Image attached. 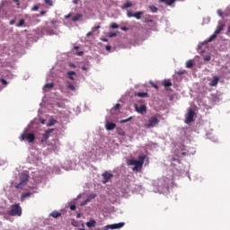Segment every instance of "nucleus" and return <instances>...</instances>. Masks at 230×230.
<instances>
[{"instance_id": "20e7f679", "label": "nucleus", "mask_w": 230, "mask_h": 230, "mask_svg": "<svg viewBox=\"0 0 230 230\" xmlns=\"http://www.w3.org/2000/svg\"><path fill=\"white\" fill-rule=\"evenodd\" d=\"M159 125V119L157 116H152L148 119L147 122L144 124L145 128H154Z\"/></svg>"}, {"instance_id": "864d4df0", "label": "nucleus", "mask_w": 230, "mask_h": 230, "mask_svg": "<svg viewBox=\"0 0 230 230\" xmlns=\"http://www.w3.org/2000/svg\"><path fill=\"white\" fill-rule=\"evenodd\" d=\"M78 1L80 0H73L74 4H77Z\"/></svg>"}, {"instance_id": "4be33fe9", "label": "nucleus", "mask_w": 230, "mask_h": 230, "mask_svg": "<svg viewBox=\"0 0 230 230\" xmlns=\"http://www.w3.org/2000/svg\"><path fill=\"white\" fill-rule=\"evenodd\" d=\"M163 85L164 87H172V81L164 80Z\"/></svg>"}, {"instance_id": "4c0bfd02", "label": "nucleus", "mask_w": 230, "mask_h": 230, "mask_svg": "<svg viewBox=\"0 0 230 230\" xmlns=\"http://www.w3.org/2000/svg\"><path fill=\"white\" fill-rule=\"evenodd\" d=\"M70 209H71V211H75V209H76V205H75V204L71 205Z\"/></svg>"}, {"instance_id": "4d7b16f0", "label": "nucleus", "mask_w": 230, "mask_h": 230, "mask_svg": "<svg viewBox=\"0 0 230 230\" xmlns=\"http://www.w3.org/2000/svg\"><path fill=\"white\" fill-rule=\"evenodd\" d=\"M80 217H82V215H81L80 213H78V214L76 215V218H80Z\"/></svg>"}, {"instance_id": "7c9ffc66", "label": "nucleus", "mask_w": 230, "mask_h": 230, "mask_svg": "<svg viewBox=\"0 0 230 230\" xmlns=\"http://www.w3.org/2000/svg\"><path fill=\"white\" fill-rule=\"evenodd\" d=\"M67 89H70V91H75V84H69L67 85Z\"/></svg>"}, {"instance_id": "3c124183", "label": "nucleus", "mask_w": 230, "mask_h": 230, "mask_svg": "<svg viewBox=\"0 0 230 230\" xmlns=\"http://www.w3.org/2000/svg\"><path fill=\"white\" fill-rule=\"evenodd\" d=\"M91 35H93V32H92V31H90V32H88V33L86 34L87 37H91Z\"/></svg>"}, {"instance_id": "5701e85b", "label": "nucleus", "mask_w": 230, "mask_h": 230, "mask_svg": "<svg viewBox=\"0 0 230 230\" xmlns=\"http://www.w3.org/2000/svg\"><path fill=\"white\" fill-rule=\"evenodd\" d=\"M141 15H143V12H141V11H138L134 13V17L137 20L141 19Z\"/></svg>"}, {"instance_id": "bf43d9fd", "label": "nucleus", "mask_w": 230, "mask_h": 230, "mask_svg": "<svg viewBox=\"0 0 230 230\" xmlns=\"http://www.w3.org/2000/svg\"><path fill=\"white\" fill-rule=\"evenodd\" d=\"M111 37H116V33L111 34Z\"/></svg>"}, {"instance_id": "f3484780", "label": "nucleus", "mask_w": 230, "mask_h": 230, "mask_svg": "<svg viewBox=\"0 0 230 230\" xmlns=\"http://www.w3.org/2000/svg\"><path fill=\"white\" fill-rule=\"evenodd\" d=\"M66 75H67V78H69V80H75V77H73V76L76 75V72L68 71Z\"/></svg>"}, {"instance_id": "37998d69", "label": "nucleus", "mask_w": 230, "mask_h": 230, "mask_svg": "<svg viewBox=\"0 0 230 230\" xmlns=\"http://www.w3.org/2000/svg\"><path fill=\"white\" fill-rule=\"evenodd\" d=\"M32 10H33L34 12H37V10H39V6L34 5L33 8H32Z\"/></svg>"}, {"instance_id": "9b49d317", "label": "nucleus", "mask_w": 230, "mask_h": 230, "mask_svg": "<svg viewBox=\"0 0 230 230\" xmlns=\"http://www.w3.org/2000/svg\"><path fill=\"white\" fill-rule=\"evenodd\" d=\"M125 226V223H118V224H113V225H108L106 227L107 229H121Z\"/></svg>"}, {"instance_id": "13d9d810", "label": "nucleus", "mask_w": 230, "mask_h": 230, "mask_svg": "<svg viewBox=\"0 0 230 230\" xmlns=\"http://www.w3.org/2000/svg\"><path fill=\"white\" fill-rule=\"evenodd\" d=\"M181 155H187L186 152L181 153Z\"/></svg>"}, {"instance_id": "79ce46f5", "label": "nucleus", "mask_w": 230, "mask_h": 230, "mask_svg": "<svg viewBox=\"0 0 230 230\" xmlns=\"http://www.w3.org/2000/svg\"><path fill=\"white\" fill-rule=\"evenodd\" d=\"M96 30H100V26H95L92 29L93 31H96Z\"/></svg>"}, {"instance_id": "de8ad7c7", "label": "nucleus", "mask_w": 230, "mask_h": 230, "mask_svg": "<svg viewBox=\"0 0 230 230\" xmlns=\"http://www.w3.org/2000/svg\"><path fill=\"white\" fill-rule=\"evenodd\" d=\"M82 69L83 71H89V68L87 66H83Z\"/></svg>"}, {"instance_id": "72a5a7b5", "label": "nucleus", "mask_w": 230, "mask_h": 230, "mask_svg": "<svg viewBox=\"0 0 230 230\" xmlns=\"http://www.w3.org/2000/svg\"><path fill=\"white\" fill-rule=\"evenodd\" d=\"M127 15H128V17H134V13H132V12H130V11H128L127 12Z\"/></svg>"}, {"instance_id": "39448f33", "label": "nucleus", "mask_w": 230, "mask_h": 230, "mask_svg": "<svg viewBox=\"0 0 230 230\" xmlns=\"http://www.w3.org/2000/svg\"><path fill=\"white\" fill-rule=\"evenodd\" d=\"M21 141H24L27 139V141H29V143H33L35 141V135H33L32 133H23L22 134L21 137H20Z\"/></svg>"}, {"instance_id": "603ef678", "label": "nucleus", "mask_w": 230, "mask_h": 230, "mask_svg": "<svg viewBox=\"0 0 230 230\" xmlns=\"http://www.w3.org/2000/svg\"><path fill=\"white\" fill-rule=\"evenodd\" d=\"M106 50L111 51V46H106Z\"/></svg>"}, {"instance_id": "aec40b11", "label": "nucleus", "mask_w": 230, "mask_h": 230, "mask_svg": "<svg viewBox=\"0 0 230 230\" xmlns=\"http://www.w3.org/2000/svg\"><path fill=\"white\" fill-rule=\"evenodd\" d=\"M87 227H95L96 221L94 219L90 220L86 223Z\"/></svg>"}, {"instance_id": "f257e3e1", "label": "nucleus", "mask_w": 230, "mask_h": 230, "mask_svg": "<svg viewBox=\"0 0 230 230\" xmlns=\"http://www.w3.org/2000/svg\"><path fill=\"white\" fill-rule=\"evenodd\" d=\"M145 164V156H139L138 160H128V164L133 167V172H137L139 168H143V164Z\"/></svg>"}, {"instance_id": "cd10ccee", "label": "nucleus", "mask_w": 230, "mask_h": 230, "mask_svg": "<svg viewBox=\"0 0 230 230\" xmlns=\"http://www.w3.org/2000/svg\"><path fill=\"white\" fill-rule=\"evenodd\" d=\"M186 67H188L189 69L193 67V60H188L186 63Z\"/></svg>"}, {"instance_id": "4468645a", "label": "nucleus", "mask_w": 230, "mask_h": 230, "mask_svg": "<svg viewBox=\"0 0 230 230\" xmlns=\"http://www.w3.org/2000/svg\"><path fill=\"white\" fill-rule=\"evenodd\" d=\"M16 26L17 28H26V21L24 19L20 20Z\"/></svg>"}, {"instance_id": "423d86ee", "label": "nucleus", "mask_w": 230, "mask_h": 230, "mask_svg": "<svg viewBox=\"0 0 230 230\" xmlns=\"http://www.w3.org/2000/svg\"><path fill=\"white\" fill-rule=\"evenodd\" d=\"M195 117V111L193 110H190L185 117V123L188 125L190 123H193Z\"/></svg>"}, {"instance_id": "f704fd0d", "label": "nucleus", "mask_w": 230, "mask_h": 230, "mask_svg": "<svg viewBox=\"0 0 230 230\" xmlns=\"http://www.w3.org/2000/svg\"><path fill=\"white\" fill-rule=\"evenodd\" d=\"M217 14L219 15V17H224V13L220 9L217 10Z\"/></svg>"}, {"instance_id": "a878e982", "label": "nucleus", "mask_w": 230, "mask_h": 230, "mask_svg": "<svg viewBox=\"0 0 230 230\" xmlns=\"http://www.w3.org/2000/svg\"><path fill=\"white\" fill-rule=\"evenodd\" d=\"M132 6V3L131 2H127L126 4H124L122 5V10H125L126 8H130Z\"/></svg>"}, {"instance_id": "6e6552de", "label": "nucleus", "mask_w": 230, "mask_h": 230, "mask_svg": "<svg viewBox=\"0 0 230 230\" xmlns=\"http://www.w3.org/2000/svg\"><path fill=\"white\" fill-rule=\"evenodd\" d=\"M51 132H53V129L46 130L42 135L40 143L42 144L47 143L48 139H49V134H51Z\"/></svg>"}, {"instance_id": "09e8293b", "label": "nucleus", "mask_w": 230, "mask_h": 230, "mask_svg": "<svg viewBox=\"0 0 230 230\" xmlns=\"http://www.w3.org/2000/svg\"><path fill=\"white\" fill-rule=\"evenodd\" d=\"M114 109H115V110L119 109V103H117V104L114 106Z\"/></svg>"}, {"instance_id": "052dcab7", "label": "nucleus", "mask_w": 230, "mask_h": 230, "mask_svg": "<svg viewBox=\"0 0 230 230\" xmlns=\"http://www.w3.org/2000/svg\"><path fill=\"white\" fill-rule=\"evenodd\" d=\"M75 49H78V47H75Z\"/></svg>"}, {"instance_id": "c756f323", "label": "nucleus", "mask_w": 230, "mask_h": 230, "mask_svg": "<svg viewBox=\"0 0 230 230\" xmlns=\"http://www.w3.org/2000/svg\"><path fill=\"white\" fill-rule=\"evenodd\" d=\"M111 28L112 30H116L117 28H119V26L118 25V23L113 22V23L111 24Z\"/></svg>"}, {"instance_id": "1a4fd4ad", "label": "nucleus", "mask_w": 230, "mask_h": 230, "mask_svg": "<svg viewBox=\"0 0 230 230\" xmlns=\"http://www.w3.org/2000/svg\"><path fill=\"white\" fill-rule=\"evenodd\" d=\"M222 30H224V24H219L217 30L215 31L214 34L210 37L209 41L213 40V39H217V37L218 36L220 31H222Z\"/></svg>"}, {"instance_id": "5fc2aeb1", "label": "nucleus", "mask_w": 230, "mask_h": 230, "mask_svg": "<svg viewBox=\"0 0 230 230\" xmlns=\"http://www.w3.org/2000/svg\"><path fill=\"white\" fill-rule=\"evenodd\" d=\"M69 17H71V14H67L65 16V19H69Z\"/></svg>"}, {"instance_id": "2f4dec72", "label": "nucleus", "mask_w": 230, "mask_h": 230, "mask_svg": "<svg viewBox=\"0 0 230 230\" xmlns=\"http://www.w3.org/2000/svg\"><path fill=\"white\" fill-rule=\"evenodd\" d=\"M130 119H132V117H129V118H128L126 119H121L120 123H128V121H130Z\"/></svg>"}, {"instance_id": "e433bc0d", "label": "nucleus", "mask_w": 230, "mask_h": 230, "mask_svg": "<svg viewBox=\"0 0 230 230\" xmlns=\"http://www.w3.org/2000/svg\"><path fill=\"white\" fill-rule=\"evenodd\" d=\"M150 84L155 89H159V86H157V84H154L153 82H150Z\"/></svg>"}, {"instance_id": "ddd939ff", "label": "nucleus", "mask_w": 230, "mask_h": 230, "mask_svg": "<svg viewBox=\"0 0 230 230\" xmlns=\"http://www.w3.org/2000/svg\"><path fill=\"white\" fill-rule=\"evenodd\" d=\"M96 199V194H90L87 199L81 203V206H85V204H89L91 200Z\"/></svg>"}, {"instance_id": "2eb2a0df", "label": "nucleus", "mask_w": 230, "mask_h": 230, "mask_svg": "<svg viewBox=\"0 0 230 230\" xmlns=\"http://www.w3.org/2000/svg\"><path fill=\"white\" fill-rule=\"evenodd\" d=\"M116 128V124L112 122L106 123V129L107 130H114Z\"/></svg>"}, {"instance_id": "a19ab883", "label": "nucleus", "mask_w": 230, "mask_h": 230, "mask_svg": "<svg viewBox=\"0 0 230 230\" xmlns=\"http://www.w3.org/2000/svg\"><path fill=\"white\" fill-rule=\"evenodd\" d=\"M120 30H122V31H128V28L127 27H120Z\"/></svg>"}, {"instance_id": "f03ea898", "label": "nucleus", "mask_w": 230, "mask_h": 230, "mask_svg": "<svg viewBox=\"0 0 230 230\" xmlns=\"http://www.w3.org/2000/svg\"><path fill=\"white\" fill-rule=\"evenodd\" d=\"M28 181H30V172L24 171L20 174V182L15 186L17 190H22L26 186Z\"/></svg>"}, {"instance_id": "393cba45", "label": "nucleus", "mask_w": 230, "mask_h": 230, "mask_svg": "<svg viewBox=\"0 0 230 230\" xmlns=\"http://www.w3.org/2000/svg\"><path fill=\"white\" fill-rule=\"evenodd\" d=\"M81 18H82L81 14H75V16H73L72 21L74 22H76V21H80Z\"/></svg>"}, {"instance_id": "58836bf2", "label": "nucleus", "mask_w": 230, "mask_h": 230, "mask_svg": "<svg viewBox=\"0 0 230 230\" xmlns=\"http://www.w3.org/2000/svg\"><path fill=\"white\" fill-rule=\"evenodd\" d=\"M72 226H74V227H76V226H78V222H76V220H72Z\"/></svg>"}, {"instance_id": "e2e57ef3", "label": "nucleus", "mask_w": 230, "mask_h": 230, "mask_svg": "<svg viewBox=\"0 0 230 230\" xmlns=\"http://www.w3.org/2000/svg\"><path fill=\"white\" fill-rule=\"evenodd\" d=\"M17 1H19V0H14L15 3H17Z\"/></svg>"}, {"instance_id": "7ed1b4c3", "label": "nucleus", "mask_w": 230, "mask_h": 230, "mask_svg": "<svg viewBox=\"0 0 230 230\" xmlns=\"http://www.w3.org/2000/svg\"><path fill=\"white\" fill-rule=\"evenodd\" d=\"M7 213L10 217H21L22 215V208H21L19 203H15L11 206V209Z\"/></svg>"}, {"instance_id": "6ab92c4d", "label": "nucleus", "mask_w": 230, "mask_h": 230, "mask_svg": "<svg viewBox=\"0 0 230 230\" xmlns=\"http://www.w3.org/2000/svg\"><path fill=\"white\" fill-rule=\"evenodd\" d=\"M61 215L62 214L60 212L55 210L50 214V217H52L53 218H58V217H61Z\"/></svg>"}, {"instance_id": "a211bd4d", "label": "nucleus", "mask_w": 230, "mask_h": 230, "mask_svg": "<svg viewBox=\"0 0 230 230\" xmlns=\"http://www.w3.org/2000/svg\"><path fill=\"white\" fill-rule=\"evenodd\" d=\"M135 95L138 96V98H148V93H137Z\"/></svg>"}, {"instance_id": "ea45409f", "label": "nucleus", "mask_w": 230, "mask_h": 230, "mask_svg": "<svg viewBox=\"0 0 230 230\" xmlns=\"http://www.w3.org/2000/svg\"><path fill=\"white\" fill-rule=\"evenodd\" d=\"M9 24H10L11 26H13V24H15V20H11V21L9 22Z\"/></svg>"}, {"instance_id": "8fccbe9b", "label": "nucleus", "mask_w": 230, "mask_h": 230, "mask_svg": "<svg viewBox=\"0 0 230 230\" xmlns=\"http://www.w3.org/2000/svg\"><path fill=\"white\" fill-rule=\"evenodd\" d=\"M77 55H78L79 57H82V55H84V51L78 52Z\"/></svg>"}, {"instance_id": "412c9836", "label": "nucleus", "mask_w": 230, "mask_h": 230, "mask_svg": "<svg viewBox=\"0 0 230 230\" xmlns=\"http://www.w3.org/2000/svg\"><path fill=\"white\" fill-rule=\"evenodd\" d=\"M28 197H31V192H25L22 195L21 197V200L22 202L24 201L25 199H28Z\"/></svg>"}, {"instance_id": "6e6d98bb", "label": "nucleus", "mask_w": 230, "mask_h": 230, "mask_svg": "<svg viewBox=\"0 0 230 230\" xmlns=\"http://www.w3.org/2000/svg\"><path fill=\"white\" fill-rule=\"evenodd\" d=\"M57 21H55V20H53L52 22H51V24H57Z\"/></svg>"}, {"instance_id": "49530a36", "label": "nucleus", "mask_w": 230, "mask_h": 230, "mask_svg": "<svg viewBox=\"0 0 230 230\" xmlns=\"http://www.w3.org/2000/svg\"><path fill=\"white\" fill-rule=\"evenodd\" d=\"M40 16L46 15V11H41V12L40 13Z\"/></svg>"}, {"instance_id": "c85d7f7f", "label": "nucleus", "mask_w": 230, "mask_h": 230, "mask_svg": "<svg viewBox=\"0 0 230 230\" xmlns=\"http://www.w3.org/2000/svg\"><path fill=\"white\" fill-rule=\"evenodd\" d=\"M48 6H53V0H44Z\"/></svg>"}, {"instance_id": "bb28decb", "label": "nucleus", "mask_w": 230, "mask_h": 230, "mask_svg": "<svg viewBox=\"0 0 230 230\" xmlns=\"http://www.w3.org/2000/svg\"><path fill=\"white\" fill-rule=\"evenodd\" d=\"M149 10L153 13H157V7L155 5H151L149 6Z\"/></svg>"}, {"instance_id": "c03bdc74", "label": "nucleus", "mask_w": 230, "mask_h": 230, "mask_svg": "<svg viewBox=\"0 0 230 230\" xmlns=\"http://www.w3.org/2000/svg\"><path fill=\"white\" fill-rule=\"evenodd\" d=\"M69 66L73 67L74 69H75V67H76V66L75 64H73V63H69Z\"/></svg>"}, {"instance_id": "dca6fc26", "label": "nucleus", "mask_w": 230, "mask_h": 230, "mask_svg": "<svg viewBox=\"0 0 230 230\" xmlns=\"http://www.w3.org/2000/svg\"><path fill=\"white\" fill-rule=\"evenodd\" d=\"M176 0H159V3H164L167 6H172Z\"/></svg>"}, {"instance_id": "a18cd8bd", "label": "nucleus", "mask_w": 230, "mask_h": 230, "mask_svg": "<svg viewBox=\"0 0 230 230\" xmlns=\"http://www.w3.org/2000/svg\"><path fill=\"white\" fill-rule=\"evenodd\" d=\"M175 161H179V159H176V158H174V157H172V158L171 159V163H175Z\"/></svg>"}, {"instance_id": "b1692460", "label": "nucleus", "mask_w": 230, "mask_h": 230, "mask_svg": "<svg viewBox=\"0 0 230 230\" xmlns=\"http://www.w3.org/2000/svg\"><path fill=\"white\" fill-rule=\"evenodd\" d=\"M54 85L53 83H48L44 85L43 89H53Z\"/></svg>"}, {"instance_id": "c9c22d12", "label": "nucleus", "mask_w": 230, "mask_h": 230, "mask_svg": "<svg viewBox=\"0 0 230 230\" xmlns=\"http://www.w3.org/2000/svg\"><path fill=\"white\" fill-rule=\"evenodd\" d=\"M204 60H205L206 62H209V60H211V56H206L205 58H204Z\"/></svg>"}, {"instance_id": "f8f14e48", "label": "nucleus", "mask_w": 230, "mask_h": 230, "mask_svg": "<svg viewBox=\"0 0 230 230\" xmlns=\"http://www.w3.org/2000/svg\"><path fill=\"white\" fill-rule=\"evenodd\" d=\"M218 82H220V77L215 75L209 83L210 87H217V85H218Z\"/></svg>"}, {"instance_id": "680f3d73", "label": "nucleus", "mask_w": 230, "mask_h": 230, "mask_svg": "<svg viewBox=\"0 0 230 230\" xmlns=\"http://www.w3.org/2000/svg\"><path fill=\"white\" fill-rule=\"evenodd\" d=\"M228 31L230 32V27H228Z\"/></svg>"}, {"instance_id": "473e14b6", "label": "nucleus", "mask_w": 230, "mask_h": 230, "mask_svg": "<svg viewBox=\"0 0 230 230\" xmlns=\"http://www.w3.org/2000/svg\"><path fill=\"white\" fill-rule=\"evenodd\" d=\"M0 82H1V84H3V85H8V82H6V80H4L3 78L0 79Z\"/></svg>"}, {"instance_id": "9d476101", "label": "nucleus", "mask_w": 230, "mask_h": 230, "mask_svg": "<svg viewBox=\"0 0 230 230\" xmlns=\"http://www.w3.org/2000/svg\"><path fill=\"white\" fill-rule=\"evenodd\" d=\"M102 177H103V184L109 182V181H111V177H114V175H112V173H110L109 172H104L102 173Z\"/></svg>"}, {"instance_id": "0eeeda50", "label": "nucleus", "mask_w": 230, "mask_h": 230, "mask_svg": "<svg viewBox=\"0 0 230 230\" xmlns=\"http://www.w3.org/2000/svg\"><path fill=\"white\" fill-rule=\"evenodd\" d=\"M135 111L138 112V114H146V104H141L137 105L135 104Z\"/></svg>"}]
</instances>
